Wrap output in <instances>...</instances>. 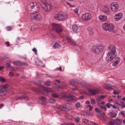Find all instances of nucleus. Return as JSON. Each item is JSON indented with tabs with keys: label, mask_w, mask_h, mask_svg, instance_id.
I'll return each instance as SVG.
<instances>
[{
	"label": "nucleus",
	"mask_w": 125,
	"mask_h": 125,
	"mask_svg": "<svg viewBox=\"0 0 125 125\" xmlns=\"http://www.w3.org/2000/svg\"><path fill=\"white\" fill-rule=\"evenodd\" d=\"M100 96L101 98L102 99L105 98V97H106V96L105 95H101Z\"/></svg>",
	"instance_id": "64"
},
{
	"label": "nucleus",
	"mask_w": 125,
	"mask_h": 125,
	"mask_svg": "<svg viewBox=\"0 0 125 125\" xmlns=\"http://www.w3.org/2000/svg\"><path fill=\"white\" fill-rule=\"evenodd\" d=\"M110 105H111V106H112L113 108L114 109H115L116 108V106L115 105H113L112 104H110Z\"/></svg>",
	"instance_id": "58"
},
{
	"label": "nucleus",
	"mask_w": 125,
	"mask_h": 125,
	"mask_svg": "<svg viewBox=\"0 0 125 125\" xmlns=\"http://www.w3.org/2000/svg\"><path fill=\"white\" fill-rule=\"evenodd\" d=\"M38 5L36 2H33L32 3V7H34V6H35V5L36 6H37Z\"/></svg>",
	"instance_id": "44"
},
{
	"label": "nucleus",
	"mask_w": 125,
	"mask_h": 125,
	"mask_svg": "<svg viewBox=\"0 0 125 125\" xmlns=\"http://www.w3.org/2000/svg\"><path fill=\"white\" fill-rule=\"evenodd\" d=\"M101 108H103V109L105 111H106L107 109H106V106H104L102 105L101 106Z\"/></svg>",
	"instance_id": "54"
},
{
	"label": "nucleus",
	"mask_w": 125,
	"mask_h": 125,
	"mask_svg": "<svg viewBox=\"0 0 125 125\" xmlns=\"http://www.w3.org/2000/svg\"><path fill=\"white\" fill-rule=\"evenodd\" d=\"M60 46V45L58 43H55L53 46V47L54 49H55L57 47L59 48Z\"/></svg>",
	"instance_id": "30"
},
{
	"label": "nucleus",
	"mask_w": 125,
	"mask_h": 125,
	"mask_svg": "<svg viewBox=\"0 0 125 125\" xmlns=\"http://www.w3.org/2000/svg\"><path fill=\"white\" fill-rule=\"evenodd\" d=\"M80 119L79 118L76 117L75 118V122L77 123L79 122L80 121Z\"/></svg>",
	"instance_id": "37"
},
{
	"label": "nucleus",
	"mask_w": 125,
	"mask_h": 125,
	"mask_svg": "<svg viewBox=\"0 0 125 125\" xmlns=\"http://www.w3.org/2000/svg\"><path fill=\"white\" fill-rule=\"evenodd\" d=\"M9 68L12 71H16V69H15V68L12 66H10V67H9Z\"/></svg>",
	"instance_id": "42"
},
{
	"label": "nucleus",
	"mask_w": 125,
	"mask_h": 125,
	"mask_svg": "<svg viewBox=\"0 0 125 125\" xmlns=\"http://www.w3.org/2000/svg\"><path fill=\"white\" fill-rule=\"evenodd\" d=\"M113 93L115 94V95L119 94V93L118 92H116L115 90H114L113 92Z\"/></svg>",
	"instance_id": "56"
},
{
	"label": "nucleus",
	"mask_w": 125,
	"mask_h": 125,
	"mask_svg": "<svg viewBox=\"0 0 125 125\" xmlns=\"http://www.w3.org/2000/svg\"><path fill=\"white\" fill-rule=\"evenodd\" d=\"M41 1L42 3V7L45 10L49 11L52 9V6L50 4H48L47 3L45 2L44 1L43 2L42 0Z\"/></svg>",
	"instance_id": "6"
},
{
	"label": "nucleus",
	"mask_w": 125,
	"mask_h": 125,
	"mask_svg": "<svg viewBox=\"0 0 125 125\" xmlns=\"http://www.w3.org/2000/svg\"><path fill=\"white\" fill-rule=\"evenodd\" d=\"M4 60L3 57H0V62L3 61Z\"/></svg>",
	"instance_id": "57"
},
{
	"label": "nucleus",
	"mask_w": 125,
	"mask_h": 125,
	"mask_svg": "<svg viewBox=\"0 0 125 125\" xmlns=\"http://www.w3.org/2000/svg\"><path fill=\"white\" fill-rule=\"evenodd\" d=\"M87 30L90 32L93 31V28L91 27H89L87 29Z\"/></svg>",
	"instance_id": "46"
},
{
	"label": "nucleus",
	"mask_w": 125,
	"mask_h": 125,
	"mask_svg": "<svg viewBox=\"0 0 125 125\" xmlns=\"http://www.w3.org/2000/svg\"><path fill=\"white\" fill-rule=\"evenodd\" d=\"M77 89V88L76 87L73 88H72V90L73 91H75Z\"/></svg>",
	"instance_id": "53"
},
{
	"label": "nucleus",
	"mask_w": 125,
	"mask_h": 125,
	"mask_svg": "<svg viewBox=\"0 0 125 125\" xmlns=\"http://www.w3.org/2000/svg\"><path fill=\"white\" fill-rule=\"evenodd\" d=\"M116 115V113L115 112L111 113V116L112 118H115V117Z\"/></svg>",
	"instance_id": "35"
},
{
	"label": "nucleus",
	"mask_w": 125,
	"mask_h": 125,
	"mask_svg": "<svg viewBox=\"0 0 125 125\" xmlns=\"http://www.w3.org/2000/svg\"><path fill=\"white\" fill-rule=\"evenodd\" d=\"M38 65L41 67H43L44 65L43 64L42 62L38 60H37L35 62Z\"/></svg>",
	"instance_id": "21"
},
{
	"label": "nucleus",
	"mask_w": 125,
	"mask_h": 125,
	"mask_svg": "<svg viewBox=\"0 0 125 125\" xmlns=\"http://www.w3.org/2000/svg\"><path fill=\"white\" fill-rule=\"evenodd\" d=\"M69 83L70 84L73 85L76 83V81L75 80H72L69 82Z\"/></svg>",
	"instance_id": "23"
},
{
	"label": "nucleus",
	"mask_w": 125,
	"mask_h": 125,
	"mask_svg": "<svg viewBox=\"0 0 125 125\" xmlns=\"http://www.w3.org/2000/svg\"><path fill=\"white\" fill-rule=\"evenodd\" d=\"M67 109V107L66 105H62L58 107L56 111V112H60L61 110L66 111Z\"/></svg>",
	"instance_id": "12"
},
{
	"label": "nucleus",
	"mask_w": 125,
	"mask_h": 125,
	"mask_svg": "<svg viewBox=\"0 0 125 125\" xmlns=\"http://www.w3.org/2000/svg\"><path fill=\"white\" fill-rule=\"evenodd\" d=\"M66 38L68 40V41L72 45H77L76 44V42H75L70 37L66 36Z\"/></svg>",
	"instance_id": "14"
},
{
	"label": "nucleus",
	"mask_w": 125,
	"mask_h": 125,
	"mask_svg": "<svg viewBox=\"0 0 125 125\" xmlns=\"http://www.w3.org/2000/svg\"><path fill=\"white\" fill-rule=\"evenodd\" d=\"M6 80L4 78L0 76V82L2 83H4Z\"/></svg>",
	"instance_id": "32"
},
{
	"label": "nucleus",
	"mask_w": 125,
	"mask_h": 125,
	"mask_svg": "<svg viewBox=\"0 0 125 125\" xmlns=\"http://www.w3.org/2000/svg\"><path fill=\"white\" fill-rule=\"evenodd\" d=\"M81 27L78 26L76 24H74L72 26V29L74 33H77L80 30Z\"/></svg>",
	"instance_id": "13"
},
{
	"label": "nucleus",
	"mask_w": 125,
	"mask_h": 125,
	"mask_svg": "<svg viewBox=\"0 0 125 125\" xmlns=\"http://www.w3.org/2000/svg\"><path fill=\"white\" fill-rule=\"evenodd\" d=\"M118 122H120V120L119 117H117L116 119Z\"/></svg>",
	"instance_id": "61"
},
{
	"label": "nucleus",
	"mask_w": 125,
	"mask_h": 125,
	"mask_svg": "<svg viewBox=\"0 0 125 125\" xmlns=\"http://www.w3.org/2000/svg\"><path fill=\"white\" fill-rule=\"evenodd\" d=\"M35 83L39 85L40 84V82L38 81H37L36 82H35Z\"/></svg>",
	"instance_id": "62"
},
{
	"label": "nucleus",
	"mask_w": 125,
	"mask_h": 125,
	"mask_svg": "<svg viewBox=\"0 0 125 125\" xmlns=\"http://www.w3.org/2000/svg\"><path fill=\"white\" fill-rule=\"evenodd\" d=\"M99 117L104 118L105 117V114L104 112H101L98 115Z\"/></svg>",
	"instance_id": "26"
},
{
	"label": "nucleus",
	"mask_w": 125,
	"mask_h": 125,
	"mask_svg": "<svg viewBox=\"0 0 125 125\" xmlns=\"http://www.w3.org/2000/svg\"><path fill=\"white\" fill-rule=\"evenodd\" d=\"M57 70H59V69L60 70V71H62V67L61 66H60L59 68H57Z\"/></svg>",
	"instance_id": "63"
},
{
	"label": "nucleus",
	"mask_w": 125,
	"mask_h": 125,
	"mask_svg": "<svg viewBox=\"0 0 125 125\" xmlns=\"http://www.w3.org/2000/svg\"><path fill=\"white\" fill-rule=\"evenodd\" d=\"M78 9L76 8V9H75L74 10V11L76 12V13H78Z\"/></svg>",
	"instance_id": "60"
},
{
	"label": "nucleus",
	"mask_w": 125,
	"mask_h": 125,
	"mask_svg": "<svg viewBox=\"0 0 125 125\" xmlns=\"http://www.w3.org/2000/svg\"><path fill=\"white\" fill-rule=\"evenodd\" d=\"M9 76H10L11 77H12L13 76L14 74L13 73L10 72L9 73Z\"/></svg>",
	"instance_id": "51"
},
{
	"label": "nucleus",
	"mask_w": 125,
	"mask_h": 125,
	"mask_svg": "<svg viewBox=\"0 0 125 125\" xmlns=\"http://www.w3.org/2000/svg\"><path fill=\"white\" fill-rule=\"evenodd\" d=\"M52 30L58 33H61L62 31V28L60 25L55 23H53L52 25Z\"/></svg>",
	"instance_id": "7"
},
{
	"label": "nucleus",
	"mask_w": 125,
	"mask_h": 125,
	"mask_svg": "<svg viewBox=\"0 0 125 125\" xmlns=\"http://www.w3.org/2000/svg\"><path fill=\"white\" fill-rule=\"evenodd\" d=\"M92 17L90 13H85L83 15L82 19L83 20L88 21L91 19Z\"/></svg>",
	"instance_id": "9"
},
{
	"label": "nucleus",
	"mask_w": 125,
	"mask_h": 125,
	"mask_svg": "<svg viewBox=\"0 0 125 125\" xmlns=\"http://www.w3.org/2000/svg\"><path fill=\"white\" fill-rule=\"evenodd\" d=\"M99 20L101 21H105L107 19L106 16L103 15H101L99 16Z\"/></svg>",
	"instance_id": "20"
},
{
	"label": "nucleus",
	"mask_w": 125,
	"mask_h": 125,
	"mask_svg": "<svg viewBox=\"0 0 125 125\" xmlns=\"http://www.w3.org/2000/svg\"><path fill=\"white\" fill-rule=\"evenodd\" d=\"M80 103H77L75 105V106L77 108L79 107H80Z\"/></svg>",
	"instance_id": "47"
},
{
	"label": "nucleus",
	"mask_w": 125,
	"mask_h": 125,
	"mask_svg": "<svg viewBox=\"0 0 125 125\" xmlns=\"http://www.w3.org/2000/svg\"><path fill=\"white\" fill-rule=\"evenodd\" d=\"M40 10V8L39 5L36 6L32 7V14L36 13L37 12H38Z\"/></svg>",
	"instance_id": "15"
},
{
	"label": "nucleus",
	"mask_w": 125,
	"mask_h": 125,
	"mask_svg": "<svg viewBox=\"0 0 125 125\" xmlns=\"http://www.w3.org/2000/svg\"><path fill=\"white\" fill-rule=\"evenodd\" d=\"M115 60L112 63V66L115 67L117 66L120 62V59L119 57H116L115 58Z\"/></svg>",
	"instance_id": "17"
},
{
	"label": "nucleus",
	"mask_w": 125,
	"mask_h": 125,
	"mask_svg": "<svg viewBox=\"0 0 125 125\" xmlns=\"http://www.w3.org/2000/svg\"><path fill=\"white\" fill-rule=\"evenodd\" d=\"M9 87V85L6 84L4 85H1L0 86V96L5 95L7 93V88Z\"/></svg>",
	"instance_id": "4"
},
{
	"label": "nucleus",
	"mask_w": 125,
	"mask_h": 125,
	"mask_svg": "<svg viewBox=\"0 0 125 125\" xmlns=\"http://www.w3.org/2000/svg\"><path fill=\"white\" fill-rule=\"evenodd\" d=\"M39 91L42 94H43L45 92L47 93L50 92H52L51 90H50L49 88L44 87H42L40 88L39 90Z\"/></svg>",
	"instance_id": "11"
},
{
	"label": "nucleus",
	"mask_w": 125,
	"mask_h": 125,
	"mask_svg": "<svg viewBox=\"0 0 125 125\" xmlns=\"http://www.w3.org/2000/svg\"><path fill=\"white\" fill-rule=\"evenodd\" d=\"M61 96L63 97H66L65 93L64 92L62 93L61 94Z\"/></svg>",
	"instance_id": "49"
},
{
	"label": "nucleus",
	"mask_w": 125,
	"mask_h": 125,
	"mask_svg": "<svg viewBox=\"0 0 125 125\" xmlns=\"http://www.w3.org/2000/svg\"><path fill=\"white\" fill-rule=\"evenodd\" d=\"M95 111L97 112L101 113V112L100 110L98 108H96L95 109Z\"/></svg>",
	"instance_id": "43"
},
{
	"label": "nucleus",
	"mask_w": 125,
	"mask_h": 125,
	"mask_svg": "<svg viewBox=\"0 0 125 125\" xmlns=\"http://www.w3.org/2000/svg\"><path fill=\"white\" fill-rule=\"evenodd\" d=\"M20 99L21 100H23L24 99L25 100H29V98L26 97H22L20 98H18L17 99V100Z\"/></svg>",
	"instance_id": "27"
},
{
	"label": "nucleus",
	"mask_w": 125,
	"mask_h": 125,
	"mask_svg": "<svg viewBox=\"0 0 125 125\" xmlns=\"http://www.w3.org/2000/svg\"><path fill=\"white\" fill-rule=\"evenodd\" d=\"M13 63L17 65H22L25 64L24 62L20 61H16L13 62Z\"/></svg>",
	"instance_id": "19"
},
{
	"label": "nucleus",
	"mask_w": 125,
	"mask_h": 125,
	"mask_svg": "<svg viewBox=\"0 0 125 125\" xmlns=\"http://www.w3.org/2000/svg\"><path fill=\"white\" fill-rule=\"evenodd\" d=\"M68 15L66 13L62 12H59L56 14L54 16V18L60 21L63 20L65 19H67Z\"/></svg>",
	"instance_id": "2"
},
{
	"label": "nucleus",
	"mask_w": 125,
	"mask_h": 125,
	"mask_svg": "<svg viewBox=\"0 0 125 125\" xmlns=\"http://www.w3.org/2000/svg\"><path fill=\"white\" fill-rule=\"evenodd\" d=\"M67 98L69 99L68 100V101H72L75 100L76 99L75 97H73V98L70 96H67Z\"/></svg>",
	"instance_id": "22"
},
{
	"label": "nucleus",
	"mask_w": 125,
	"mask_h": 125,
	"mask_svg": "<svg viewBox=\"0 0 125 125\" xmlns=\"http://www.w3.org/2000/svg\"><path fill=\"white\" fill-rule=\"evenodd\" d=\"M101 100H102V99L101 98L100 96L99 97H98L96 99V100H97V101L98 102L101 101Z\"/></svg>",
	"instance_id": "48"
},
{
	"label": "nucleus",
	"mask_w": 125,
	"mask_h": 125,
	"mask_svg": "<svg viewBox=\"0 0 125 125\" xmlns=\"http://www.w3.org/2000/svg\"><path fill=\"white\" fill-rule=\"evenodd\" d=\"M11 63V62L10 60H8L6 61L5 63L8 67H9L11 66L10 64Z\"/></svg>",
	"instance_id": "25"
},
{
	"label": "nucleus",
	"mask_w": 125,
	"mask_h": 125,
	"mask_svg": "<svg viewBox=\"0 0 125 125\" xmlns=\"http://www.w3.org/2000/svg\"><path fill=\"white\" fill-rule=\"evenodd\" d=\"M39 99L40 100L44 101L45 102H46L47 100L46 98L43 96H42L39 97Z\"/></svg>",
	"instance_id": "24"
},
{
	"label": "nucleus",
	"mask_w": 125,
	"mask_h": 125,
	"mask_svg": "<svg viewBox=\"0 0 125 125\" xmlns=\"http://www.w3.org/2000/svg\"><path fill=\"white\" fill-rule=\"evenodd\" d=\"M116 49L115 46L113 45H110L108 47L107 50L108 51H110L107 54L106 57L107 60L112 61L113 58L116 57V56L115 53Z\"/></svg>",
	"instance_id": "1"
},
{
	"label": "nucleus",
	"mask_w": 125,
	"mask_h": 125,
	"mask_svg": "<svg viewBox=\"0 0 125 125\" xmlns=\"http://www.w3.org/2000/svg\"><path fill=\"white\" fill-rule=\"evenodd\" d=\"M122 14L121 13L116 14L114 16V18L116 21H118L120 19L122 18Z\"/></svg>",
	"instance_id": "18"
},
{
	"label": "nucleus",
	"mask_w": 125,
	"mask_h": 125,
	"mask_svg": "<svg viewBox=\"0 0 125 125\" xmlns=\"http://www.w3.org/2000/svg\"><path fill=\"white\" fill-rule=\"evenodd\" d=\"M104 47L101 45H98L94 46L92 49V51L95 54H98L102 52L103 50Z\"/></svg>",
	"instance_id": "5"
},
{
	"label": "nucleus",
	"mask_w": 125,
	"mask_h": 125,
	"mask_svg": "<svg viewBox=\"0 0 125 125\" xmlns=\"http://www.w3.org/2000/svg\"><path fill=\"white\" fill-rule=\"evenodd\" d=\"M32 50L35 53V54L37 55V50L35 48H33Z\"/></svg>",
	"instance_id": "45"
},
{
	"label": "nucleus",
	"mask_w": 125,
	"mask_h": 125,
	"mask_svg": "<svg viewBox=\"0 0 125 125\" xmlns=\"http://www.w3.org/2000/svg\"><path fill=\"white\" fill-rule=\"evenodd\" d=\"M37 27V26L36 25H34L32 26V29H33L32 30H34Z\"/></svg>",
	"instance_id": "41"
},
{
	"label": "nucleus",
	"mask_w": 125,
	"mask_h": 125,
	"mask_svg": "<svg viewBox=\"0 0 125 125\" xmlns=\"http://www.w3.org/2000/svg\"><path fill=\"white\" fill-rule=\"evenodd\" d=\"M88 91L92 95H95L97 94L98 91L94 89H90L88 90Z\"/></svg>",
	"instance_id": "16"
},
{
	"label": "nucleus",
	"mask_w": 125,
	"mask_h": 125,
	"mask_svg": "<svg viewBox=\"0 0 125 125\" xmlns=\"http://www.w3.org/2000/svg\"><path fill=\"white\" fill-rule=\"evenodd\" d=\"M65 117L67 118V119H71L73 118V116L72 115H66L65 116Z\"/></svg>",
	"instance_id": "29"
},
{
	"label": "nucleus",
	"mask_w": 125,
	"mask_h": 125,
	"mask_svg": "<svg viewBox=\"0 0 125 125\" xmlns=\"http://www.w3.org/2000/svg\"><path fill=\"white\" fill-rule=\"evenodd\" d=\"M33 20L36 21H40L42 19V17L41 14L39 13L32 14Z\"/></svg>",
	"instance_id": "8"
},
{
	"label": "nucleus",
	"mask_w": 125,
	"mask_h": 125,
	"mask_svg": "<svg viewBox=\"0 0 125 125\" xmlns=\"http://www.w3.org/2000/svg\"><path fill=\"white\" fill-rule=\"evenodd\" d=\"M102 27L106 31H112L113 30L114 26L113 24L105 23L103 24Z\"/></svg>",
	"instance_id": "3"
},
{
	"label": "nucleus",
	"mask_w": 125,
	"mask_h": 125,
	"mask_svg": "<svg viewBox=\"0 0 125 125\" xmlns=\"http://www.w3.org/2000/svg\"><path fill=\"white\" fill-rule=\"evenodd\" d=\"M3 57L4 60H5V59H9V56L8 54H6Z\"/></svg>",
	"instance_id": "40"
},
{
	"label": "nucleus",
	"mask_w": 125,
	"mask_h": 125,
	"mask_svg": "<svg viewBox=\"0 0 125 125\" xmlns=\"http://www.w3.org/2000/svg\"><path fill=\"white\" fill-rule=\"evenodd\" d=\"M104 88L108 90H111L112 89V88L110 87L104 86Z\"/></svg>",
	"instance_id": "39"
},
{
	"label": "nucleus",
	"mask_w": 125,
	"mask_h": 125,
	"mask_svg": "<svg viewBox=\"0 0 125 125\" xmlns=\"http://www.w3.org/2000/svg\"><path fill=\"white\" fill-rule=\"evenodd\" d=\"M91 103L93 104H94L96 103L95 99L94 98H92L91 100Z\"/></svg>",
	"instance_id": "36"
},
{
	"label": "nucleus",
	"mask_w": 125,
	"mask_h": 125,
	"mask_svg": "<svg viewBox=\"0 0 125 125\" xmlns=\"http://www.w3.org/2000/svg\"><path fill=\"white\" fill-rule=\"evenodd\" d=\"M30 3L29 4H28L27 6V10L28 11H30L31 9V6L30 5Z\"/></svg>",
	"instance_id": "31"
},
{
	"label": "nucleus",
	"mask_w": 125,
	"mask_h": 125,
	"mask_svg": "<svg viewBox=\"0 0 125 125\" xmlns=\"http://www.w3.org/2000/svg\"><path fill=\"white\" fill-rule=\"evenodd\" d=\"M105 13L107 15H109L110 14L111 11L110 10H109L108 11H106V12H105Z\"/></svg>",
	"instance_id": "52"
},
{
	"label": "nucleus",
	"mask_w": 125,
	"mask_h": 125,
	"mask_svg": "<svg viewBox=\"0 0 125 125\" xmlns=\"http://www.w3.org/2000/svg\"><path fill=\"white\" fill-rule=\"evenodd\" d=\"M119 5L116 3H112L110 5V8L112 10L114 11L119 8Z\"/></svg>",
	"instance_id": "10"
},
{
	"label": "nucleus",
	"mask_w": 125,
	"mask_h": 125,
	"mask_svg": "<svg viewBox=\"0 0 125 125\" xmlns=\"http://www.w3.org/2000/svg\"><path fill=\"white\" fill-rule=\"evenodd\" d=\"M83 121L85 123H87V122H88L89 121L88 120L86 119H84L83 120Z\"/></svg>",
	"instance_id": "50"
},
{
	"label": "nucleus",
	"mask_w": 125,
	"mask_h": 125,
	"mask_svg": "<svg viewBox=\"0 0 125 125\" xmlns=\"http://www.w3.org/2000/svg\"><path fill=\"white\" fill-rule=\"evenodd\" d=\"M94 34V32L92 31H90L89 32V34L90 35H92Z\"/></svg>",
	"instance_id": "55"
},
{
	"label": "nucleus",
	"mask_w": 125,
	"mask_h": 125,
	"mask_svg": "<svg viewBox=\"0 0 125 125\" xmlns=\"http://www.w3.org/2000/svg\"><path fill=\"white\" fill-rule=\"evenodd\" d=\"M109 10L107 6H105L104 7L103 9V11L105 13V12H106V11H108Z\"/></svg>",
	"instance_id": "34"
},
{
	"label": "nucleus",
	"mask_w": 125,
	"mask_h": 125,
	"mask_svg": "<svg viewBox=\"0 0 125 125\" xmlns=\"http://www.w3.org/2000/svg\"><path fill=\"white\" fill-rule=\"evenodd\" d=\"M52 97L54 98H57L58 97V95L55 93H54L52 94Z\"/></svg>",
	"instance_id": "33"
},
{
	"label": "nucleus",
	"mask_w": 125,
	"mask_h": 125,
	"mask_svg": "<svg viewBox=\"0 0 125 125\" xmlns=\"http://www.w3.org/2000/svg\"><path fill=\"white\" fill-rule=\"evenodd\" d=\"M45 85L47 86H49L51 85V81H47L44 82Z\"/></svg>",
	"instance_id": "28"
},
{
	"label": "nucleus",
	"mask_w": 125,
	"mask_h": 125,
	"mask_svg": "<svg viewBox=\"0 0 125 125\" xmlns=\"http://www.w3.org/2000/svg\"><path fill=\"white\" fill-rule=\"evenodd\" d=\"M49 101L50 102L52 103H54L55 102V100L53 99H50Z\"/></svg>",
	"instance_id": "38"
},
{
	"label": "nucleus",
	"mask_w": 125,
	"mask_h": 125,
	"mask_svg": "<svg viewBox=\"0 0 125 125\" xmlns=\"http://www.w3.org/2000/svg\"><path fill=\"white\" fill-rule=\"evenodd\" d=\"M110 104H110L109 103H107L106 104L107 106L109 108H110V106H111L110 105Z\"/></svg>",
	"instance_id": "59"
}]
</instances>
